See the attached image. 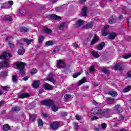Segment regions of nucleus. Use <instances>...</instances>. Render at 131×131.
I'll list each match as a JSON object with an SVG mask.
<instances>
[{
	"label": "nucleus",
	"instance_id": "nucleus-1",
	"mask_svg": "<svg viewBox=\"0 0 131 131\" xmlns=\"http://www.w3.org/2000/svg\"><path fill=\"white\" fill-rule=\"evenodd\" d=\"M0 59L2 60H5L3 62H0V69L1 68H9L10 64L8 61L9 60V57H8V53L4 52L2 55H0Z\"/></svg>",
	"mask_w": 131,
	"mask_h": 131
},
{
	"label": "nucleus",
	"instance_id": "nucleus-2",
	"mask_svg": "<svg viewBox=\"0 0 131 131\" xmlns=\"http://www.w3.org/2000/svg\"><path fill=\"white\" fill-rule=\"evenodd\" d=\"M17 69L19 70V73L21 75H24L25 74V72H24V69H25V66H26V63L23 62H18L15 63Z\"/></svg>",
	"mask_w": 131,
	"mask_h": 131
},
{
	"label": "nucleus",
	"instance_id": "nucleus-3",
	"mask_svg": "<svg viewBox=\"0 0 131 131\" xmlns=\"http://www.w3.org/2000/svg\"><path fill=\"white\" fill-rule=\"evenodd\" d=\"M41 104L45 106H48L51 107V106H54L55 102L52 99H48L41 101Z\"/></svg>",
	"mask_w": 131,
	"mask_h": 131
},
{
	"label": "nucleus",
	"instance_id": "nucleus-4",
	"mask_svg": "<svg viewBox=\"0 0 131 131\" xmlns=\"http://www.w3.org/2000/svg\"><path fill=\"white\" fill-rule=\"evenodd\" d=\"M101 109L100 107H96L94 108H92L91 111V114H93L94 115H101Z\"/></svg>",
	"mask_w": 131,
	"mask_h": 131
},
{
	"label": "nucleus",
	"instance_id": "nucleus-5",
	"mask_svg": "<svg viewBox=\"0 0 131 131\" xmlns=\"http://www.w3.org/2000/svg\"><path fill=\"white\" fill-rule=\"evenodd\" d=\"M59 126H60V123L59 122H53L50 124V127H51L52 129H53V130L58 129V128H59Z\"/></svg>",
	"mask_w": 131,
	"mask_h": 131
},
{
	"label": "nucleus",
	"instance_id": "nucleus-6",
	"mask_svg": "<svg viewBox=\"0 0 131 131\" xmlns=\"http://www.w3.org/2000/svg\"><path fill=\"white\" fill-rule=\"evenodd\" d=\"M115 70L116 71H123V66H121V63H118L114 66Z\"/></svg>",
	"mask_w": 131,
	"mask_h": 131
},
{
	"label": "nucleus",
	"instance_id": "nucleus-7",
	"mask_svg": "<svg viewBox=\"0 0 131 131\" xmlns=\"http://www.w3.org/2000/svg\"><path fill=\"white\" fill-rule=\"evenodd\" d=\"M49 17L51 20H61L62 19L61 16H58L55 14L49 15Z\"/></svg>",
	"mask_w": 131,
	"mask_h": 131
},
{
	"label": "nucleus",
	"instance_id": "nucleus-8",
	"mask_svg": "<svg viewBox=\"0 0 131 131\" xmlns=\"http://www.w3.org/2000/svg\"><path fill=\"white\" fill-rule=\"evenodd\" d=\"M40 83V81L39 80H34L33 81V83L32 84V86L34 88V89H38L39 88V84Z\"/></svg>",
	"mask_w": 131,
	"mask_h": 131
},
{
	"label": "nucleus",
	"instance_id": "nucleus-9",
	"mask_svg": "<svg viewBox=\"0 0 131 131\" xmlns=\"http://www.w3.org/2000/svg\"><path fill=\"white\" fill-rule=\"evenodd\" d=\"M81 15L82 17H85V16H88V7H84L82 9Z\"/></svg>",
	"mask_w": 131,
	"mask_h": 131
},
{
	"label": "nucleus",
	"instance_id": "nucleus-10",
	"mask_svg": "<svg viewBox=\"0 0 131 131\" xmlns=\"http://www.w3.org/2000/svg\"><path fill=\"white\" fill-rule=\"evenodd\" d=\"M30 97V94L29 93H21L20 94V95L18 96V98L19 99H25V98H29Z\"/></svg>",
	"mask_w": 131,
	"mask_h": 131
},
{
	"label": "nucleus",
	"instance_id": "nucleus-11",
	"mask_svg": "<svg viewBox=\"0 0 131 131\" xmlns=\"http://www.w3.org/2000/svg\"><path fill=\"white\" fill-rule=\"evenodd\" d=\"M116 21V16L115 15H112L110 18L109 23L110 24H114Z\"/></svg>",
	"mask_w": 131,
	"mask_h": 131
},
{
	"label": "nucleus",
	"instance_id": "nucleus-12",
	"mask_svg": "<svg viewBox=\"0 0 131 131\" xmlns=\"http://www.w3.org/2000/svg\"><path fill=\"white\" fill-rule=\"evenodd\" d=\"M107 28H109V26L108 25L104 26V27L102 31V36H107V35H108V33L106 32V30Z\"/></svg>",
	"mask_w": 131,
	"mask_h": 131
},
{
	"label": "nucleus",
	"instance_id": "nucleus-13",
	"mask_svg": "<svg viewBox=\"0 0 131 131\" xmlns=\"http://www.w3.org/2000/svg\"><path fill=\"white\" fill-rule=\"evenodd\" d=\"M43 88H44L45 90H47L48 91H51V90H53L52 85L48 83H45L44 84H43Z\"/></svg>",
	"mask_w": 131,
	"mask_h": 131
},
{
	"label": "nucleus",
	"instance_id": "nucleus-14",
	"mask_svg": "<svg viewBox=\"0 0 131 131\" xmlns=\"http://www.w3.org/2000/svg\"><path fill=\"white\" fill-rule=\"evenodd\" d=\"M111 111L110 108H104L100 110V115H103V114H106L109 113Z\"/></svg>",
	"mask_w": 131,
	"mask_h": 131
},
{
	"label": "nucleus",
	"instance_id": "nucleus-15",
	"mask_svg": "<svg viewBox=\"0 0 131 131\" xmlns=\"http://www.w3.org/2000/svg\"><path fill=\"white\" fill-rule=\"evenodd\" d=\"M105 42H101V43H100L97 47L98 51H102V50H103V48H105Z\"/></svg>",
	"mask_w": 131,
	"mask_h": 131
},
{
	"label": "nucleus",
	"instance_id": "nucleus-16",
	"mask_svg": "<svg viewBox=\"0 0 131 131\" xmlns=\"http://www.w3.org/2000/svg\"><path fill=\"white\" fill-rule=\"evenodd\" d=\"M99 37H97V35H95V37L93 39V40H92L90 45L91 46H93V45H95V43L98 42V41H99Z\"/></svg>",
	"mask_w": 131,
	"mask_h": 131
},
{
	"label": "nucleus",
	"instance_id": "nucleus-17",
	"mask_svg": "<svg viewBox=\"0 0 131 131\" xmlns=\"http://www.w3.org/2000/svg\"><path fill=\"white\" fill-rule=\"evenodd\" d=\"M65 62H64V60H57V67H59V68H64V66H61V64H64Z\"/></svg>",
	"mask_w": 131,
	"mask_h": 131
},
{
	"label": "nucleus",
	"instance_id": "nucleus-18",
	"mask_svg": "<svg viewBox=\"0 0 131 131\" xmlns=\"http://www.w3.org/2000/svg\"><path fill=\"white\" fill-rule=\"evenodd\" d=\"M117 35V34H116V32H114L110 34V35L108 36V39H115V37H116Z\"/></svg>",
	"mask_w": 131,
	"mask_h": 131
},
{
	"label": "nucleus",
	"instance_id": "nucleus-19",
	"mask_svg": "<svg viewBox=\"0 0 131 131\" xmlns=\"http://www.w3.org/2000/svg\"><path fill=\"white\" fill-rule=\"evenodd\" d=\"M106 100L107 101V104H109L110 105H112L115 103L114 98L108 97Z\"/></svg>",
	"mask_w": 131,
	"mask_h": 131
},
{
	"label": "nucleus",
	"instance_id": "nucleus-20",
	"mask_svg": "<svg viewBox=\"0 0 131 131\" xmlns=\"http://www.w3.org/2000/svg\"><path fill=\"white\" fill-rule=\"evenodd\" d=\"M84 24V21L83 20H77V23L76 24V27H80L82 25H83Z\"/></svg>",
	"mask_w": 131,
	"mask_h": 131
},
{
	"label": "nucleus",
	"instance_id": "nucleus-21",
	"mask_svg": "<svg viewBox=\"0 0 131 131\" xmlns=\"http://www.w3.org/2000/svg\"><path fill=\"white\" fill-rule=\"evenodd\" d=\"M86 81V78L85 77H83L79 81L78 84V86H80V85H81L82 83H84Z\"/></svg>",
	"mask_w": 131,
	"mask_h": 131
},
{
	"label": "nucleus",
	"instance_id": "nucleus-22",
	"mask_svg": "<svg viewBox=\"0 0 131 131\" xmlns=\"http://www.w3.org/2000/svg\"><path fill=\"white\" fill-rule=\"evenodd\" d=\"M86 81V78L85 77H83L79 81L78 84V86H80V85H81L82 83H84Z\"/></svg>",
	"mask_w": 131,
	"mask_h": 131
},
{
	"label": "nucleus",
	"instance_id": "nucleus-23",
	"mask_svg": "<svg viewBox=\"0 0 131 131\" xmlns=\"http://www.w3.org/2000/svg\"><path fill=\"white\" fill-rule=\"evenodd\" d=\"M29 120L30 121H32L33 122H34V121H35L36 120V117L35 116L33 115H29Z\"/></svg>",
	"mask_w": 131,
	"mask_h": 131
},
{
	"label": "nucleus",
	"instance_id": "nucleus-24",
	"mask_svg": "<svg viewBox=\"0 0 131 131\" xmlns=\"http://www.w3.org/2000/svg\"><path fill=\"white\" fill-rule=\"evenodd\" d=\"M108 95H110L112 97H117L118 94H117V92L115 91H110L108 92Z\"/></svg>",
	"mask_w": 131,
	"mask_h": 131
},
{
	"label": "nucleus",
	"instance_id": "nucleus-25",
	"mask_svg": "<svg viewBox=\"0 0 131 131\" xmlns=\"http://www.w3.org/2000/svg\"><path fill=\"white\" fill-rule=\"evenodd\" d=\"M12 80L14 83H17L18 82V77L17 75H12Z\"/></svg>",
	"mask_w": 131,
	"mask_h": 131
},
{
	"label": "nucleus",
	"instance_id": "nucleus-26",
	"mask_svg": "<svg viewBox=\"0 0 131 131\" xmlns=\"http://www.w3.org/2000/svg\"><path fill=\"white\" fill-rule=\"evenodd\" d=\"M24 53H25V49L24 48H23L21 49H19L17 51V53L18 55H20V56H22L24 54Z\"/></svg>",
	"mask_w": 131,
	"mask_h": 131
},
{
	"label": "nucleus",
	"instance_id": "nucleus-27",
	"mask_svg": "<svg viewBox=\"0 0 131 131\" xmlns=\"http://www.w3.org/2000/svg\"><path fill=\"white\" fill-rule=\"evenodd\" d=\"M91 54L92 56H94L95 58H99L100 57V55L98 52H96V51H93L91 52Z\"/></svg>",
	"mask_w": 131,
	"mask_h": 131
},
{
	"label": "nucleus",
	"instance_id": "nucleus-28",
	"mask_svg": "<svg viewBox=\"0 0 131 131\" xmlns=\"http://www.w3.org/2000/svg\"><path fill=\"white\" fill-rule=\"evenodd\" d=\"M67 26L68 25L66 23H63L62 24H60L59 27V30H63L64 29V27Z\"/></svg>",
	"mask_w": 131,
	"mask_h": 131
},
{
	"label": "nucleus",
	"instance_id": "nucleus-29",
	"mask_svg": "<svg viewBox=\"0 0 131 131\" xmlns=\"http://www.w3.org/2000/svg\"><path fill=\"white\" fill-rule=\"evenodd\" d=\"M11 129V127L8 124H5L3 125V130L7 131Z\"/></svg>",
	"mask_w": 131,
	"mask_h": 131
},
{
	"label": "nucleus",
	"instance_id": "nucleus-30",
	"mask_svg": "<svg viewBox=\"0 0 131 131\" xmlns=\"http://www.w3.org/2000/svg\"><path fill=\"white\" fill-rule=\"evenodd\" d=\"M23 40L25 42H26L28 45H30L33 41L32 39H28L27 38H24Z\"/></svg>",
	"mask_w": 131,
	"mask_h": 131
},
{
	"label": "nucleus",
	"instance_id": "nucleus-31",
	"mask_svg": "<svg viewBox=\"0 0 131 131\" xmlns=\"http://www.w3.org/2000/svg\"><path fill=\"white\" fill-rule=\"evenodd\" d=\"M115 108H116L117 111H118V112H119V113H122V111H123L122 110V108L119 105H116L115 106Z\"/></svg>",
	"mask_w": 131,
	"mask_h": 131
},
{
	"label": "nucleus",
	"instance_id": "nucleus-32",
	"mask_svg": "<svg viewBox=\"0 0 131 131\" xmlns=\"http://www.w3.org/2000/svg\"><path fill=\"white\" fill-rule=\"evenodd\" d=\"M94 26V24L93 22L89 23L86 24L85 28L88 29L93 28V26Z\"/></svg>",
	"mask_w": 131,
	"mask_h": 131
},
{
	"label": "nucleus",
	"instance_id": "nucleus-33",
	"mask_svg": "<svg viewBox=\"0 0 131 131\" xmlns=\"http://www.w3.org/2000/svg\"><path fill=\"white\" fill-rule=\"evenodd\" d=\"M12 110L13 112H17L21 110V107L20 106H15L12 108Z\"/></svg>",
	"mask_w": 131,
	"mask_h": 131
},
{
	"label": "nucleus",
	"instance_id": "nucleus-34",
	"mask_svg": "<svg viewBox=\"0 0 131 131\" xmlns=\"http://www.w3.org/2000/svg\"><path fill=\"white\" fill-rule=\"evenodd\" d=\"M130 89H131V86L128 85L123 89V93H127V92H129V91H130Z\"/></svg>",
	"mask_w": 131,
	"mask_h": 131
},
{
	"label": "nucleus",
	"instance_id": "nucleus-35",
	"mask_svg": "<svg viewBox=\"0 0 131 131\" xmlns=\"http://www.w3.org/2000/svg\"><path fill=\"white\" fill-rule=\"evenodd\" d=\"M20 31L21 32H28V31H29V28H27L26 27L25 28H21L20 29Z\"/></svg>",
	"mask_w": 131,
	"mask_h": 131
},
{
	"label": "nucleus",
	"instance_id": "nucleus-36",
	"mask_svg": "<svg viewBox=\"0 0 131 131\" xmlns=\"http://www.w3.org/2000/svg\"><path fill=\"white\" fill-rule=\"evenodd\" d=\"M35 73H37V70L36 68H33L31 70V75L32 76L35 74Z\"/></svg>",
	"mask_w": 131,
	"mask_h": 131
},
{
	"label": "nucleus",
	"instance_id": "nucleus-37",
	"mask_svg": "<svg viewBox=\"0 0 131 131\" xmlns=\"http://www.w3.org/2000/svg\"><path fill=\"white\" fill-rule=\"evenodd\" d=\"M101 71L105 74H110V71L109 70H107V68H106L102 69Z\"/></svg>",
	"mask_w": 131,
	"mask_h": 131
},
{
	"label": "nucleus",
	"instance_id": "nucleus-38",
	"mask_svg": "<svg viewBox=\"0 0 131 131\" xmlns=\"http://www.w3.org/2000/svg\"><path fill=\"white\" fill-rule=\"evenodd\" d=\"M43 31L45 32V33H47L48 34L52 33V30L49 29V28L44 29Z\"/></svg>",
	"mask_w": 131,
	"mask_h": 131
},
{
	"label": "nucleus",
	"instance_id": "nucleus-39",
	"mask_svg": "<svg viewBox=\"0 0 131 131\" xmlns=\"http://www.w3.org/2000/svg\"><path fill=\"white\" fill-rule=\"evenodd\" d=\"M47 80L48 81H50L51 82H52L53 83H55L56 82V80L54 79V78L52 77H49L47 79Z\"/></svg>",
	"mask_w": 131,
	"mask_h": 131
},
{
	"label": "nucleus",
	"instance_id": "nucleus-40",
	"mask_svg": "<svg viewBox=\"0 0 131 131\" xmlns=\"http://www.w3.org/2000/svg\"><path fill=\"white\" fill-rule=\"evenodd\" d=\"M1 89L3 90V91H6L7 92L9 91L10 90V88L9 86H2Z\"/></svg>",
	"mask_w": 131,
	"mask_h": 131
},
{
	"label": "nucleus",
	"instance_id": "nucleus-41",
	"mask_svg": "<svg viewBox=\"0 0 131 131\" xmlns=\"http://www.w3.org/2000/svg\"><path fill=\"white\" fill-rule=\"evenodd\" d=\"M123 59H128L129 58H131V53L123 55Z\"/></svg>",
	"mask_w": 131,
	"mask_h": 131
},
{
	"label": "nucleus",
	"instance_id": "nucleus-42",
	"mask_svg": "<svg viewBox=\"0 0 131 131\" xmlns=\"http://www.w3.org/2000/svg\"><path fill=\"white\" fill-rule=\"evenodd\" d=\"M38 126H43V123H42V120L39 119L38 120Z\"/></svg>",
	"mask_w": 131,
	"mask_h": 131
},
{
	"label": "nucleus",
	"instance_id": "nucleus-43",
	"mask_svg": "<svg viewBox=\"0 0 131 131\" xmlns=\"http://www.w3.org/2000/svg\"><path fill=\"white\" fill-rule=\"evenodd\" d=\"M126 77V78H129V79H131V70L130 71L127 72Z\"/></svg>",
	"mask_w": 131,
	"mask_h": 131
},
{
	"label": "nucleus",
	"instance_id": "nucleus-44",
	"mask_svg": "<svg viewBox=\"0 0 131 131\" xmlns=\"http://www.w3.org/2000/svg\"><path fill=\"white\" fill-rule=\"evenodd\" d=\"M54 45V42L52 40H49L46 42V46H53Z\"/></svg>",
	"mask_w": 131,
	"mask_h": 131
},
{
	"label": "nucleus",
	"instance_id": "nucleus-45",
	"mask_svg": "<svg viewBox=\"0 0 131 131\" xmlns=\"http://www.w3.org/2000/svg\"><path fill=\"white\" fill-rule=\"evenodd\" d=\"M90 72H95L96 69H95V66H91L89 69Z\"/></svg>",
	"mask_w": 131,
	"mask_h": 131
},
{
	"label": "nucleus",
	"instance_id": "nucleus-46",
	"mask_svg": "<svg viewBox=\"0 0 131 131\" xmlns=\"http://www.w3.org/2000/svg\"><path fill=\"white\" fill-rule=\"evenodd\" d=\"M81 74V72L75 73L74 75H73V78H76L78 76H79Z\"/></svg>",
	"mask_w": 131,
	"mask_h": 131
},
{
	"label": "nucleus",
	"instance_id": "nucleus-47",
	"mask_svg": "<svg viewBox=\"0 0 131 131\" xmlns=\"http://www.w3.org/2000/svg\"><path fill=\"white\" fill-rule=\"evenodd\" d=\"M43 38H45L43 36H39L38 41H39V43H40L42 42V41H43Z\"/></svg>",
	"mask_w": 131,
	"mask_h": 131
},
{
	"label": "nucleus",
	"instance_id": "nucleus-48",
	"mask_svg": "<svg viewBox=\"0 0 131 131\" xmlns=\"http://www.w3.org/2000/svg\"><path fill=\"white\" fill-rule=\"evenodd\" d=\"M4 20L5 21H12V16H9V17H5L4 18Z\"/></svg>",
	"mask_w": 131,
	"mask_h": 131
},
{
	"label": "nucleus",
	"instance_id": "nucleus-49",
	"mask_svg": "<svg viewBox=\"0 0 131 131\" xmlns=\"http://www.w3.org/2000/svg\"><path fill=\"white\" fill-rule=\"evenodd\" d=\"M71 98V94H67L64 95V99L66 100H68V99H70Z\"/></svg>",
	"mask_w": 131,
	"mask_h": 131
},
{
	"label": "nucleus",
	"instance_id": "nucleus-50",
	"mask_svg": "<svg viewBox=\"0 0 131 131\" xmlns=\"http://www.w3.org/2000/svg\"><path fill=\"white\" fill-rule=\"evenodd\" d=\"M52 110H53V111H54V112H56L58 111V107H57L56 105L54 104L53 105H52Z\"/></svg>",
	"mask_w": 131,
	"mask_h": 131
},
{
	"label": "nucleus",
	"instance_id": "nucleus-51",
	"mask_svg": "<svg viewBox=\"0 0 131 131\" xmlns=\"http://www.w3.org/2000/svg\"><path fill=\"white\" fill-rule=\"evenodd\" d=\"M60 115H61V117H66V116H67V115H68V113L67 112L61 113L60 114Z\"/></svg>",
	"mask_w": 131,
	"mask_h": 131
},
{
	"label": "nucleus",
	"instance_id": "nucleus-52",
	"mask_svg": "<svg viewBox=\"0 0 131 131\" xmlns=\"http://www.w3.org/2000/svg\"><path fill=\"white\" fill-rule=\"evenodd\" d=\"M8 45H9L10 48V49H11V50H13V49H14V43H11V42L9 41L8 42Z\"/></svg>",
	"mask_w": 131,
	"mask_h": 131
},
{
	"label": "nucleus",
	"instance_id": "nucleus-53",
	"mask_svg": "<svg viewBox=\"0 0 131 131\" xmlns=\"http://www.w3.org/2000/svg\"><path fill=\"white\" fill-rule=\"evenodd\" d=\"M101 127L103 129H105V128H107V124L106 123L101 124Z\"/></svg>",
	"mask_w": 131,
	"mask_h": 131
},
{
	"label": "nucleus",
	"instance_id": "nucleus-54",
	"mask_svg": "<svg viewBox=\"0 0 131 131\" xmlns=\"http://www.w3.org/2000/svg\"><path fill=\"white\" fill-rule=\"evenodd\" d=\"M1 74H2V76H7L8 75V72H2Z\"/></svg>",
	"mask_w": 131,
	"mask_h": 131
},
{
	"label": "nucleus",
	"instance_id": "nucleus-55",
	"mask_svg": "<svg viewBox=\"0 0 131 131\" xmlns=\"http://www.w3.org/2000/svg\"><path fill=\"white\" fill-rule=\"evenodd\" d=\"M17 13L18 14H24V11L23 10H22L21 9H18L17 10Z\"/></svg>",
	"mask_w": 131,
	"mask_h": 131
},
{
	"label": "nucleus",
	"instance_id": "nucleus-56",
	"mask_svg": "<svg viewBox=\"0 0 131 131\" xmlns=\"http://www.w3.org/2000/svg\"><path fill=\"white\" fill-rule=\"evenodd\" d=\"M97 119H99V117L97 116H94L91 118V120L92 121L97 120Z\"/></svg>",
	"mask_w": 131,
	"mask_h": 131
},
{
	"label": "nucleus",
	"instance_id": "nucleus-57",
	"mask_svg": "<svg viewBox=\"0 0 131 131\" xmlns=\"http://www.w3.org/2000/svg\"><path fill=\"white\" fill-rule=\"evenodd\" d=\"M124 117L123 116H119V120L120 121L124 120Z\"/></svg>",
	"mask_w": 131,
	"mask_h": 131
},
{
	"label": "nucleus",
	"instance_id": "nucleus-58",
	"mask_svg": "<svg viewBox=\"0 0 131 131\" xmlns=\"http://www.w3.org/2000/svg\"><path fill=\"white\" fill-rule=\"evenodd\" d=\"M76 119L77 120H80V119H81V117H80V116L76 115Z\"/></svg>",
	"mask_w": 131,
	"mask_h": 131
},
{
	"label": "nucleus",
	"instance_id": "nucleus-59",
	"mask_svg": "<svg viewBox=\"0 0 131 131\" xmlns=\"http://www.w3.org/2000/svg\"><path fill=\"white\" fill-rule=\"evenodd\" d=\"M8 4L10 5V6H13L14 5V2L12 1H8Z\"/></svg>",
	"mask_w": 131,
	"mask_h": 131
},
{
	"label": "nucleus",
	"instance_id": "nucleus-60",
	"mask_svg": "<svg viewBox=\"0 0 131 131\" xmlns=\"http://www.w3.org/2000/svg\"><path fill=\"white\" fill-rule=\"evenodd\" d=\"M88 89H89V86H83L82 88V90H83V91H85V90Z\"/></svg>",
	"mask_w": 131,
	"mask_h": 131
},
{
	"label": "nucleus",
	"instance_id": "nucleus-61",
	"mask_svg": "<svg viewBox=\"0 0 131 131\" xmlns=\"http://www.w3.org/2000/svg\"><path fill=\"white\" fill-rule=\"evenodd\" d=\"M42 93H45V90L43 89H40L39 90V94H42Z\"/></svg>",
	"mask_w": 131,
	"mask_h": 131
},
{
	"label": "nucleus",
	"instance_id": "nucleus-62",
	"mask_svg": "<svg viewBox=\"0 0 131 131\" xmlns=\"http://www.w3.org/2000/svg\"><path fill=\"white\" fill-rule=\"evenodd\" d=\"M93 103L94 104V105H95V106H98V105H99V104L98 103V102H97L96 101L93 100Z\"/></svg>",
	"mask_w": 131,
	"mask_h": 131
},
{
	"label": "nucleus",
	"instance_id": "nucleus-63",
	"mask_svg": "<svg viewBox=\"0 0 131 131\" xmlns=\"http://www.w3.org/2000/svg\"><path fill=\"white\" fill-rule=\"evenodd\" d=\"M42 115H43V116H44V117L46 118H47V117H49V116H48V115L46 113H42Z\"/></svg>",
	"mask_w": 131,
	"mask_h": 131
},
{
	"label": "nucleus",
	"instance_id": "nucleus-64",
	"mask_svg": "<svg viewBox=\"0 0 131 131\" xmlns=\"http://www.w3.org/2000/svg\"><path fill=\"white\" fill-rule=\"evenodd\" d=\"M75 129H78L79 128V126L78 125H75L74 126Z\"/></svg>",
	"mask_w": 131,
	"mask_h": 131
}]
</instances>
